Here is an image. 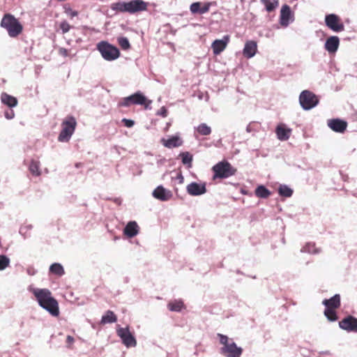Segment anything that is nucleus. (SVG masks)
I'll return each mask as SVG.
<instances>
[{
	"label": "nucleus",
	"mask_w": 357,
	"mask_h": 357,
	"mask_svg": "<svg viewBox=\"0 0 357 357\" xmlns=\"http://www.w3.org/2000/svg\"><path fill=\"white\" fill-rule=\"evenodd\" d=\"M299 102L303 109L309 110L318 105L319 98L312 91L304 90L299 96Z\"/></svg>",
	"instance_id": "nucleus-9"
},
{
	"label": "nucleus",
	"mask_w": 357,
	"mask_h": 357,
	"mask_svg": "<svg viewBox=\"0 0 357 357\" xmlns=\"http://www.w3.org/2000/svg\"><path fill=\"white\" fill-rule=\"evenodd\" d=\"M117 334L122 340L123 343L127 347L136 346L137 341L134 336L130 332L129 328L128 327L119 328L117 330Z\"/></svg>",
	"instance_id": "nucleus-11"
},
{
	"label": "nucleus",
	"mask_w": 357,
	"mask_h": 357,
	"mask_svg": "<svg viewBox=\"0 0 357 357\" xmlns=\"http://www.w3.org/2000/svg\"><path fill=\"white\" fill-rule=\"evenodd\" d=\"M5 116H6V119H13V116H14V112H13V110H10V112H6L5 113Z\"/></svg>",
	"instance_id": "nucleus-42"
},
{
	"label": "nucleus",
	"mask_w": 357,
	"mask_h": 357,
	"mask_svg": "<svg viewBox=\"0 0 357 357\" xmlns=\"http://www.w3.org/2000/svg\"><path fill=\"white\" fill-rule=\"evenodd\" d=\"M291 16V9L287 5H284L280 10V20L282 24H287Z\"/></svg>",
	"instance_id": "nucleus-24"
},
{
	"label": "nucleus",
	"mask_w": 357,
	"mask_h": 357,
	"mask_svg": "<svg viewBox=\"0 0 357 357\" xmlns=\"http://www.w3.org/2000/svg\"><path fill=\"white\" fill-rule=\"evenodd\" d=\"M339 326L347 332L357 333V318L349 315L339 321Z\"/></svg>",
	"instance_id": "nucleus-12"
},
{
	"label": "nucleus",
	"mask_w": 357,
	"mask_h": 357,
	"mask_svg": "<svg viewBox=\"0 0 357 357\" xmlns=\"http://www.w3.org/2000/svg\"><path fill=\"white\" fill-rule=\"evenodd\" d=\"M122 122L124 123V126L128 128H131L134 125V121L130 119H123Z\"/></svg>",
	"instance_id": "nucleus-38"
},
{
	"label": "nucleus",
	"mask_w": 357,
	"mask_h": 357,
	"mask_svg": "<svg viewBox=\"0 0 357 357\" xmlns=\"http://www.w3.org/2000/svg\"><path fill=\"white\" fill-rule=\"evenodd\" d=\"M257 51V43L254 40H248L245 43V47L243 48V55L246 58H252L253 57Z\"/></svg>",
	"instance_id": "nucleus-17"
},
{
	"label": "nucleus",
	"mask_w": 357,
	"mask_h": 357,
	"mask_svg": "<svg viewBox=\"0 0 357 357\" xmlns=\"http://www.w3.org/2000/svg\"><path fill=\"white\" fill-rule=\"evenodd\" d=\"M213 4H215V3H205L204 5H203L202 6V14L208 12L209 10V7Z\"/></svg>",
	"instance_id": "nucleus-40"
},
{
	"label": "nucleus",
	"mask_w": 357,
	"mask_h": 357,
	"mask_svg": "<svg viewBox=\"0 0 357 357\" xmlns=\"http://www.w3.org/2000/svg\"><path fill=\"white\" fill-rule=\"evenodd\" d=\"M35 296L40 307L46 310L54 317L59 315V307L57 301L52 297L51 291L47 289H33Z\"/></svg>",
	"instance_id": "nucleus-1"
},
{
	"label": "nucleus",
	"mask_w": 357,
	"mask_h": 357,
	"mask_svg": "<svg viewBox=\"0 0 357 357\" xmlns=\"http://www.w3.org/2000/svg\"><path fill=\"white\" fill-rule=\"evenodd\" d=\"M161 143L167 148L178 147L181 145L182 141L178 136H172L169 139L162 138Z\"/></svg>",
	"instance_id": "nucleus-21"
},
{
	"label": "nucleus",
	"mask_w": 357,
	"mask_h": 357,
	"mask_svg": "<svg viewBox=\"0 0 357 357\" xmlns=\"http://www.w3.org/2000/svg\"><path fill=\"white\" fill-rule=\"evenodd\" d=\"M123 233L129 238H132L139 233V226L135 221L129 222L123 229Z\"/></svg>",
	"instance_id": "nucleus-20"
},
{
	"label": "nucleus",
	"mask_w": 357,
	"mask_h": 357,
	"mask_svg": "<svg viewBox=\"0 0 357 357\" xmlns=\"http://www.w3.org/2000/svg\"><path fill=\"white\" fill-rule=\"evenodd\" d=\"M340 45V39L337 36H330L326 39L325 43V49L329 53H335L337 50Z\"/></svg>",
	"instance_id": "nucleus-16"
},
{
	"label": "nucleus",
	"mask_w": 357,
	"mask_h": 357,
	"mask_svg": "<svg viewBox=\"0 0 357 357\" xmlns=\"http://www.w3.org/2000/svg\"><path fill=\"white\" fill-rule=\"evenodd\" d=\"M324 315L331 321H335L337 319V313L335 309L326 308L324 310Z\"/></svg>",
	"instance_id": "nucleus-31"
},
{
	"label": "nucleus",
	"mask_w": 357,
	"mask_h": 357,
	"mask_svg": "<svg viewBox=\"0 0 357 357\" xmlns=\"http://www.w3.org/2000/svg\"><path fill=\"white\" fill-rule=\"evenodd\" d=\"M278 191H279V194L281 196L286 197H291L293 193V190L291 188H289V187H287V185L280 186L279 188Z\"/></svg>",
	"instance_id": "nucleus-33"
},
{
	"label": "nucleus",
	"mask_w": 357,
	"mask_h": 357,
	"mask_svg": "<svg viewBox=\"0 0 357 357\" xmlns=\"http://www.w3.org/2000/svg\"><path fill=\"white\" fill-rule=\"evenodd\" d=\"M271 192L264 185L258 186L255 190V195L260 198H267L270 196Z\"/></svg>",
	"instance_id": "nucleus-28"
},
{
	"label": "nucleus",
	"mask_w": 357,
	"mask_h": 357,
	"mask_svg": "<svg viewBox=\"0 0 357 357\" xmlns=\"http://www.w3.org/2000/svg\"><path fill=\"white\" fill-rule=\"evenodd\" d=\"M77 127V121L73 116H67L61 123V130L58 136L60 142H68Z\"/></svg>",
	"instance_id": "nucleus-4"
},
{
	"label": "nucleus",
	"mask_w": 357,
	"mask_h": 357,
	"mask_svg": "<svg viewBox=\"0 0 357 357\" xmlns=\"http://www.w3.org/2000/svg\"><path fill=\"white\" fill-rule=\"evenodd\" d=\"M66 52V50H64V52H63V54H65Z\"/></svg>",
	"instance_id": "nucleus-52"
},
{
	"label": "nucleus",
	"mask_w": 357,
	"mask_h": 357,
	"mask_svg": "<svg viewBox=\"0 0 357 357\" xmlns=\"http://www.w3.org/2000/svg\"><path fill=\"white\" fill-rule=\"evenodd\" d=\"M211 132V128L207 126L206 124L202 123V135H208Z\"/></svg>",
	"instance_id": "nucleus-37"
},
{
	"label": "nucleus",
	"mask_w": 357,
	"mask_h": 357,
	"mask_svg": "<svg viewBox=\"0 0 357 357\" xmlns=\"http://www.w3.org/2000/svg\"><path fill=\"white\" fill-rule=\"evenodd\" d=\"M192 158H182V162L183 164H190Z\"/></svg>",
	"instance_id": "nucleus-43"
},
{
	"label": "nucleus",
	"mask_w": 357,
	"mask_h": 357,
	"mask_svg": "<svg viewBox=\"0 0 357 357\" xmlns=\"http://www.w3.org/2000/svg\"><path fill=\"white\" fill-rule=\"evenodd\" d=\"M187 191L190 195H201V186L196 183H192L187 186Z\"/></svg>",
	"instance_id": "nucleus-27"
},
{
	"label": "nucleus",
	"mask_w": 357,
	"mask_h": 357,
	"mask_svg": "<svg viewBox=\"0 0 357 357\" xmlns=\"http://www.w3.org/2000/svg\"><path fill=\"white\" fill-rule=\"evenodd\" d=\"M50 271L58 276H61L65 273L64 269L63 266L58 263H54L52 264L50 267Z\"/></svg>",
	"instance_id": "nucleus-29"
},
{
	"label": "nucleus",
	"mask_w": 357,
	"mask_h": 357,
	"mask_svg": "<svg viewBox=\"0 0 357 357\" xmlns=\"http://www.w3.org/2000/svg\"><path fill=\"white\" fill-rule=\"evenodd\" d=\"M153 196L160 201H167L172 197V193L160 185L153 190Z\"/></svg>",
	"instance_id": "nucleus-18"
},
{
	"label": "nucleus",
	"mask_w": 357,
	"mask_h": 357,
	"mask_svg": "<svg viewBox=\"0 0 357 357\" xmlns=\"http://www.w3.org/2000/svg\"><path fill=\"white\" fill-rule=\"evenodd\" d=\"M206 192V186L205 184H202V195Z\"/></svg>",
	"instance_id": "nucleus-46"
},
{
	"label": "nucleus",
	"mask_w": 357,
	"mask_h": 357,
	"mask_svg": "<svg viewBox=\"0 0 357 357\" xmlns=\"http://www.w3.org/2000/svg\"><path fill=\"white\" fill-rule=\"evenodd\" d=\"M148 3L142 0H132L129 2L119 1L113 3L111 8L119 13L133 14L147 10Z\"/></svg>",
	"instance_id": "nucleus-2"
},
{
	"label": "nucleus",
	"mask_w": 357,
	"mask_h": 357,
	"mask_svg": "<svg viewBox=\"0 0 357 357\" xmlns=\"http://www.w3.org/2000/svg\"><path fill=\"white\" fill-rule=\"evenodd\" d=\"M1 102L10 107H15L17 105V100L16 98L8 95L6 93H2L1 95Z\"/></svg>",
	"instance_id": "nucleus-22"
},
{
	"label": "nucleus",
	"mask_w": 357,
	"mask_h": 357,
	"mask_svg": "<svg viewBox=\"0 0 357 357\" xmlns=\"http://www.w3.org/2000/svg\"><path fill=\"white\" fill-rule=\"evenodd\" d=\"M185 305L181 300L170 301L167 304V308L172 312H180Z\"/></svg>",
	"instance_id": "nucleus-23"
},
{
	"label": "nucleus",
	"mask_w": 357,
	"mask_h": 357,
	"mask_svg": "<svg viewBox=\"0 0 357 357\" xmlns=\"http://www.w3.org/2000/svg\"><path fill=\"white\" fill-rule=\"evenodd\" d=\"M197 132H198V133H201V128H200V126H198V127H197Z\"/></svg>",
	"instance_id": "nucleus-48"
},
{
	"label": "nucleus",
	"mask_w": 357,
	"mask_h": 357,
	"mask_svg": "<svg viewBox=\"0 0 357 357\" xmlns=\"http://www.w3.org/2000/svg\"><path fill=\"white\" fill-rule=\"evenodd\" d=\"M229 40L230 37L229 35L223 36L222 39L215 40L211 45L213 54L218 55L223 52L229 43Z\"/></svg>",
	"instance_id": "nucleus-13"
},
{
	"label": "nucleus",
	"mask_w": 357,
	"mask_h": 357,
	"mask_svg": "<svg viewBox=\"0 0 357 357\" xmlns=\"http://www.w3.org/2000/svg\"><path fill=\"white\" fill-rule=\"evenodd\" d=\"M1 26L6 29L11 38H16L22 33L23 26L13 15L5 14L1 21Z\"/></svg>",
	"instance_id": "nucleus-3"
},
{
	"label": "nucleus",
	"mask_w": 357,
	"mask_h": 357,
	"mask_svg": "<svg viewBox=\"0 0 357 357\" xmlns=\"http://www.w3.org/2000/svg\"><path fill=\"white\" fill-rule=\"evenodd\" d=\"M328 126L332 130L343 133L347 128V123L339 119H334L328 121Z\"/></svg>",
	"instance_id": "nucleus-14"
},
{
	"label": "nucleus",
	"mask_w": 357,
	"mask_h": 357,
	"mask_svg": "<svg viewBox=\"0 0 357 357\" xmlns=\"http://www.w3.org/2000/svg\"><path fill=\"white\" fill-rule=\"evenodd\" d=\"M169 126H170V123H168L167 124L166 128H165V130H167L169 129Z\"/></svg>",
	"instance_id": "nucleus-49"
},
{
	"label": "nucleus",
	"mask_w": 357,
	"mask_h": 357,
	"mask_svg": "<svg viewBox=\"0 0 357 357\" xmlns=\"http://www.w3.org/2000/svg\"><path fill=\"white\" fill-rule=\"evenodd\" d=\"M75 341V339L73 337L70 335H68L66 337V344H68V347H70V346L73 344Z\"/></svg>",
	"instance_id": "nucleus-41"
},
{
	"label": "nucleus",
	"mask_w": 357,
	"mask_h": 357,
	"mask_svg": "<svg viewBox=\"0 0 357 357\" xmlns=\"http://www.w3.org/2000/svg\"><path fill=\"white\" fill-rule=\"evenodd\" d=\"M213 180L226 178L235 174L236 169L226 160L218 162L213 167Z\"/></svg>",
	"instance_id": "nucleus-6"
},
{
	"label": "nucleus",
	"mask_w": 357,
	"mask_h": 357,
	"mask_svg": "<svg viewBox=\"0 0 357 357\" xmlns=\"http://www.w3.org/2000/svg\"><path fill=\"white\" fill-rule=\"evenodd\" d=\"M322 303L326 306V308L335 310L338 309L341 305L340 296L339 294H335L329 299H324L322 301Z\"/></svg>",
	"instance_id": "nucleus-19"
},
{
	"label": "nucleus",
	"mask_w": 357,
	"mask_h": 357,
	"mask_svg": "<svg viewBox=\"0 0 357 357\" xmlns=\"http://www.w3.org/2000/svg\"><path fill=\"white\" fill-rule=\"evenodd\" d=\"M77 11H73L71 13V17H75V16H77Z\"/></svg>",
	"instance_id": "nucleus-45"
},
{
	"label": "nucleus",
	"mask_w": 357,
	"mask_h": 357,
	"mask_svg": "<svg viewBox=\"0 0 357 357\" xmlns=\"http://www.w3.org/2000/svg\"><path fill=\"white\" fill-rule=\"evenodd\" d=\"M29 171L33 176H40L41 172L39 168V162L32 160L29 165Z\"/></svg>",
	"instance_id": "nucleus-30"
},
{
	"label": "nucleus",
	"mask_w": 357,
	"mask_h": 357,
	"mask_svg": "<svg viewBox=\"0 0 357 357\" xmlns=\"http://www.w3.org/2000/svg\"><path fill=\"white\" fill-rule=\"evenodd\" d=\"M220 342L223 344L222 354L227 357H241L243 349L236 344L229 341L227 336L219 334Z\"/></svg>",
	"instance_id": "nucleus-5"
},
{
	"label": "nucleus",
	"mask_w": 357,
	"mask_h": 357,
	"mask_svg": "<svg viewBox=\"0 0 357 357\" xmlns=\"http://www.w3.org/2000/svg\"><path fill=\"white\" fill-rule=\"evenodd\" d=\"M310 246V244H307V245H306V247L305 248V249H306L307 248H309Z\"/></svg>",
	"instance_id": "nucleus-50"
},
{
	"label": "nucleus",
	"mask_w": 357,
	"mask_h": 357,
	"mask_svg": "<svg viewBox=\"0 0 357 357\" xmlns=\"http://www.w3.org/2000/svg\"><path fill=\"white\" fill-rule=\"evenodd\" d=\"M10 264V259L6 255H0V271L4 270Z\"/></svg>",
	"instance_id": "nucleus-34"
},
{
	"label": "nucleus",
	"mask_w": 357,
	"mask_h": 357,
	"mask_svg": "<svg viewBox=\"0 0 357 357\" xmlns=\"http://www.w3.org/2000/svg\"><path fill=\"white\" fill-rule=\"evenodd\" d=\"M97 50L107 61H114L120 56L119 49L106 41H101L97 45Z\"/></svg>",
	"instance_id": "nucleus-8"
},
{
	"label": "nucleus",
	"mask_w": 357,
	"mask_h": 357,
	"mask_svg": "<svg viewBox=\"0 0 357 357\" xmlns=\"http://www.w3.org/2000/svg\"><path fill=\"white\" fill-rule=\"evenodd\" d=\"M200 9H201V3L200 2L193 3L190 6V10L193 13H197L198 11H199Z\"/></svg>",
	"instance_id": "nucleus-36"
},
{
	"label": "nucleus",
	"mask_w": 357,
	"mask_h": 357,
	"mask_svg": "<svg viewBox=\"0 0 357 357\" xmlns=\"http://www.w3.org/2000/svg\"><path fill=\"white\" fill-rule=\"evenodd\" d=\"M151 103L152 100H149L141 92L138 91L128 97L124 98L119 103V105L128 107L131 105H139L144 106V109H147L150 108Z\"/></svg>",
	"instance_id": "nucleus-7"
},
{
	"label": "nucleus",
	"mask_w": 357,
	"mask_h": 357,
	"mask_svg": "<svg viewBox=\"0 0 357 357\" xmlns=\"http://www.w3.org/2000/svg\"><path fill=\"white\" fill-rule=\"evenodd\" d=\"M118 44L123 50H128L130 48L129 40L126 37L118 38Z\"/></svg>",
	"instance_id": "nucleus-32"
},
{
	"label": "nucleus",
	"mask_w": 357,
	"mask_h": 357,
	"mask_svg": "<svg viewBox=\"0 0 357 357\" xmlns=\"http://www.w3.org/2000/svg\"><path fill=\"white\" fill-rule=\"evenodd\" d=\"M275 133L280 140L285 141L289 138L291 129L287 128L284 123H280L276 127Z\"/></svg>",
	"instance_id": "nucleus-15"
},
{
	"label": "nucleus",
	"mask_w": 357,
	"mask_h": 357,
	"mask_svg": "<svg viewBox=\"0 0 357 357\" xmlns=\"http://www.w3.org/2000/svg\"><path fill=\"white\" fill-rule=\"evenodd\" d=\"M260 2L265 6L267 12L274 11L279 6L278 0H260Z\"/></svg>",
	"instance_id": "nucleus-25"
},
{
	"label": "nucleus",
	"mask_w": 357,
	"mask_h": 357,
	"mask_svg": "<svg viewBox=\"0 0 357 357\" xmlns=\"http://www.w3.org/2000/svg\"><path fill=\"white\" fill-rule=\"evenodd\" d=\"M66 52V50H64V52H63V54H65Z\"/></svg>",
	"instance_id": "nucleus-51"
},
{
	"label": "nucleus",
	"mask_w": 357,
	"mask_h": 357,
	"mask_svg": "<svg viewBox=\"0 0 357 357\" xmlns=\"http://www.w3.org/2000/svg\"><path fill=\"white\" fill-rule=\"evenodd\" d=\"M168 111L165 107H162L160 109L158 112V114L162 116V117H166L167 116Z\"/></svg>",
	"instance_id": "nucleus-39"
},
{
	"label": "nucleus",
	"mask_w": 357,
	"mask_h": 357,
	"mask_svg": "<svg viewBox=\"0 0 357 357\" xmlns=\"http://www.w3.org/2000/svg\"><path fill=\"white\" fill-rule=\"evenodd\" d=\"M178 156H182V157H184V156H189V154L188 153H181L178 155Z\"/></svg>",
	"instance_id": "nucleus-44"
},
{
	"label": "nucleus",
	"mask_w": 357,
	"mask_h": 357,
	"mask_svg": "<svg viewBox=\"0 0 357 357\" xmlns=\"http://www.w3.org/2000/svg\"><path fill=\"white\" fill-rule=\"evenodd\" d=\"M178 178L179 179H181L180 182H181V183H182V182H183V176H181V174H178Z\"/></svg>",
	"instance_id": "nucleus-47"
},
{
	"label": "nucleus",
	"mask_w": 357,
	"mask_h": 357,
	"mask_svg": "<svg viewBox=\"0 0 357 357\" xmlns=\"http://www.w3.org/2000/svg\"><path fill=\"white\" fill-rule=\"evenodd\" d=\"M117 317L113 311L107 310L105 314L102 317L100 323L102 324L115 323Z\"/></svg>",
	"instance_id": "nucleus-26"
},
{
	"label": "nucleus",
	"mask_w": 357,
	"mask_h": 357,
	"mask_svg": "<svg viewBox=\"0 0 357 357\" xmlns=\"http://www.w3.org/2000/svg\"><path fill=\"white\" fill-rule=\"evenodd\" d=\"M326 25L335 32H340L344 30V25L340 17L335 14H328L325 17Z\"/></svg>",
	"instance_id": "nucleus-10"
},
{
	"label": "nucleus",
	"mask_w": 357,
	"mask_h": 357,
	"mask_svg": "<svg viewBox=\"0 0 357 357\" xmlns=\"http://www.w3.org/2000/svg\"><path fill=\"white\" fill-rule=\"evenodd\" d=\"M59 27L61 29L62 33H66L68 31H69L70 29V25L66 21H63L60 23Z\"/></svg>",
	"instance_id": "nucleus-35"
}]
</instances>
